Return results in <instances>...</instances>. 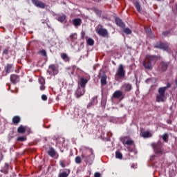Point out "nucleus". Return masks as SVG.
<instances>
[{"mask_svg": "<svg viewBox=\"0 0 177 177\" xmlns=\"http://www.w3.org/2000/svg\"><path fill=\"white\" fill-rule=\"evenodd\" d=\"M159 59H160L159 56L147 55L145 56V60L142 62V66L145 70H148L150 71L153 70V67L154 66V64L157 63Z\"/></svg>", "mask_w": 177, "mask_h": 177, "instance_id": "f257e3e1", "label": "nucleus"}, {"mask_svg": "<svg viewBox=\"0 0 177 177\" xmlns=\"http://www.w3.org/2000/svg\"><path fill=\"white\" fill-rule=\"evenodd\" d=\"M81 157L86 164H91L95 160V154H93V151L91 149L86 148L82 150Z\"/></svg>", "mask_w": 177, "mask_h": 177, "instance_id": "f03ea898", "label": "nucleus"}, {"mask_svg": "<svg viewBox=\"0 0 177 177\" xmlns=\"http://www.w3.org/2000/svg\"><path fill=\"white\" fill-rule=\"evenodd\" d=\"M171 83H167L166 86L160 87L158 90V94L156 97V102L160 103V102H165V92L167 89L171 88Z\"/></svg>", "mask_w": 177, "mask_h": 177, "instance_id": "7ed1b4c3", "label": "nucleus"}, {"mask_svg": "<svg viewBox=\"0 0 177 177\" xmlns=\"http://www.w3.org/2000/svg\"><path fill=\"white\" fill-rule=\"evenodd\" d=\"M125 66H124L122 64H120L115 75V81H118V80H122V78H125Z\"/></svg>", "mask_w": 177, "mask_h": 177, "instance_id": "20e7f679", "label": "nucleus"}, {"mask_svg": "<svg viewBox=\"0 0 177 177\" xmlns=\"http://www.w3.org/2000/svg\"><path fill=\"white\" fill-rule=\"evenodd\" d=\"M151 147H153L154 153L156 154H160V156H161L164 153V149H162V142H161V141L152 143Z\"/></svg>", "mask_w": 177, "mask_h": 177, "instance_id": "39448f33", "label": "nucleus"}, {"mask_svg": "<svg viewBox=\"0 0 177 177\" xmlns=\"http://www.w3.org/2000/svg\"><path fill=\"white\" fill-rule=\"evenodd\" d=\"M95 32L100 37H107L109 35V31L107 29L103 28V26L98 25L95 28Z\"/></svg>", "mask_w": 177, "mask_h": 177, "instance_id": "423d86ee", "label": "nucleus"}, {"mask_svg": "<svg viewBox=\"0 0 177 177\" xmlns=\"http://www.w3.org/2000/svg\"><path fill=\"white\" fill-rule=\"evenodd\" d=\"M120 142H122V145L124 146H132L133 145V140H131V138L129 136H124L121 137L120 138Z\"/></svg>", "mask_w": 177, "mask_h": 177, "instance_id": "0eeeda50", "label": "nucleus"}, {"mask_svg": "<svg viewBox=\"0 0 177 177\" xmlns=\"http://www.w3.org/2000/svg\"><path fill=\"white\" fill-rule=\"evenodd\" d=\"M156 49H162V50H168L169 46L167 43L159 42L154 45Z\"/></svg>", "mask_w": 177, "mask_h": 177, "instance_id": "6e6552de", "label": "nucleus"}, {"mask_svg": "<svg viewBox=\"0 0 177 177\" xmlns=\"http://www.w3.org/2000/svg\"><path fill=\"white\" fill-rule=\"evenodd\" d=\"M48 154L52 158H55V160H57L59 158V153L54 149L53 147H50L48 151Z\"/></svg>", "mask_w": 177, "mask_h": 177, "instance_id": "1a4fd4ad", "label": "nucleus"}, {"mask_svg": "<svg viewBox=\"0 0 177 177\" xmlns=\"http://www.w3.org/2000/svg\"><path fill=\"white\" fill-rule=\"evenodd\" d=\"M15 65H13V64H7L4 67L6 74H10V73H13Z\"/></svg>", "mask_w": 177, "mask_h": 177, "instance_id": "9d476101", "label": "nucleus"}, {"mask_svg": "<svg viewBox=\"0 0 177 177\" xmlns=\"http://www.w3.org/2000/svg\"><path fill=\"white\" fill-rule=\"evenodd\" d=\"M168 68V63L162 62L160 63L158 66V70L160 73H164V71H167Z\"/></svg>", "mask_w": 177, "mask_h": 177, "instance_id": "9b49d317", "label": "nucleus"}, {"mask_svg": "<svg viewBox=\"0 0 177 177\" xmlns=\"http://www.w3.org/2000/svg\"><path fill=\"white\" fill-rule=\"evenodd\" d=\"M10 80L12 84H17L20 81V76L16 74H12L10 75Z\"/></svg>", "mask_w": 177, "mask_h": 177, "instance_id": "f8f14e48", "label": "nucleus"}, {"mask_svg": "<svg viewBox=\"0 0 177 177\" xmlns=\"http://www.w3.org/2000/svg\"><path fill=\"white\" fill-rule=\"evenodd\" d=\"M21 122V118H20V116L15 115L12 117V125L17 126L19 125V124H20Z\"/></svg>", "mask_w": 177, "mask_h": 177, "instance_id": "ddd939ff", "label": "nucleus"}, {"mask_svg": "<svg viewBox=\"0 0 177 177\" xmlns=\"http://www.w3.org/2000/svg\"><path fill=\"white\" fill-rule=\"evenodd\" d=\"M115 23L116 26H118V27H121V28H125V24H124L122 19H120L119 17H116L115 19Z\"/></svg>", "mask_w": 177, "mask_h": 177, "instance_id": "4468645a", "label": "nucleus"}, {"mask_svg": "<svg viewBox=\"0 0 177 177\" xmlns=\"http://www.w3.org/2000/svg\"><path fill=\"white\" fill-rule=\"evenodd\" d=\"M85 93V89L84 88H78L76 91L75 95L77 97H81Z\"/></svg>", "mask_w": 177, "mask_h": 177, "instance_id": "2eb2a0df", "label": "nucleus"}, {"mask_svg": "<svg viewBox=\"0 0 177 177\" xmlns=\"http://www.w3.org/2000/svg\"><path fill=\"white\" fill-rule=\"evenodd\" d=\"M82 23V20L81 19V18H75L73 20V24L75 27H80Z\"/></svg>", "mask_w": 177, "mask_h": 177, "instance_id": "dca6fc26", "label": "nucleus"}, {"mask_svg": "<svg viewBox=\"0 0 177 177\" xmlns=\"http://www.w3.org/2000/svg\"><path fill=\"white\" fill-rule=\"evenodd\" d=\"M49 70L47 71V73L49 74V75H52V72L55 73L56 71V65L55 64H50L48 66Z\"/></svg>", "mask_w": 177, "mask_h": 177, "instance_id": "f3484780", "label": "nucleus"}, {"mask_svg": "<svg viewBox=\"0 0 177 177\" xmlns=\"http://www.w3.org/2000/svg\"><path fill=\"white\" fill-rule=\"evenodd\" d=\"M64 171H65L59 174L58 177H68L70 175V172H71L70 169H64Z\"/></svg>", "mask_w": 177, "mask_h": 177, "instance_id": "a211bd4d", "label": "nucleus"}, {"mask_svg": "<svg viewBox=\"0 0 177 177\" xmlns=\"http://www.w3.org/2000/svg\"><path fill=\"white\" fill-rule=\"evenodd\" d=\"M122 88L125 92H129V91L132 90V84L129 83H125L123 84Z\"/></svg>", "mask_w": 177, "mask_h": 177, "instance_id": "6ab92c4d", "label": "nucleus"}, {"mask_svg": "<svg viewBox=\"0 0 177 177\" xmlns=\"http://www.w3.org/2000/svg\"><path fill=\"white\" fill-rule=\"evenodd\" d=\"M61 58L66 63H68V62H70V57H68V55L66 54V53H61Z\"/></svg>", "mask_w": 177, "mask_h": 177, "instance_id": "aec40b11", "label": "nucleus"}, {"mask_svg": "<svg viewBox=\"0 0 177 177\" xmlns=\"http://www.w3.org/2000/svg\"><path fill=\"white\" fill-rule=\"evenodd\" d=\"M122 96V91H120L119 90L115 91L113 94V97L115 99H120Z\"/></svg>", "mask_w": 177, "mask_h": 177, "instance_id": "412c9836", "label": "nucleus"}, {"mask_svg": "<svg viewBox=\"0 0 177 177\" xmlns=\"http://www.w3.org/2000/svg\"><path fill=\"white\" fill-rule=\"evenodd\" d=\"M101 85L104 86L107 84V75L106 74H103L100 77Z\"/></svg>", "mask_w": 177, "mask_h": 177, "instance_id": "4be33fe9", "label": "nucleus"}, {"mask_svg": "<svg viewBox=\"0 0 177 177\" xmlns=\"http://www.w3.org/2000/svg\"><path fill=\"white\" fill-rule=\"evenodd\" d=\"M86 84H88V80H86L84 77H81L80 78V86H81V88H84Z\"/></svg>", "mask_w": 177, "mask_h": 177, "instance_id": "5701e85b", "label": "nucleus"}, {"mask_svg": "<svg viewBox=\"0 0 177 177\" xmlns=\"http://www.w3.org/2000/svg\"><path fill=\"white\" fill-rule=\"evenodd\" d=\"M26 127L25 126H23L22 124H21L17 128V132H18V133H26Z\"/></svg>", "mask_w": 177, "mask_h": 177, "instance_id": "b1692460", "label": "nucleus"}, {"mask_svg": "<svg viewBox=\"0 0 177 177\" xmlns=\"http://www.w3.org/2000/svg\"><path fill=\"white\" fill-rule=\"evenodd\" d=\"M134 6L136 7V9H137V11L138 12V13H141L142 12L141 6H140V3H139L138 1H136L134 2Z\"/></svg>", "mask_w": 177, "mask_h": 177, "instance_id": "393cba45", "label": "nucleus"}, {"mask_svg": "<svg viewBox=\"0 0 177 177\" xmlns=\"http://www.w3.org/2000/svg\"><path fill=\"white\" fill-rule=\"evenodd\" d=\"M66 19H67V16H66V15H59L57 18V20L59 21V23H63V21H64Z\"/></svg>", "mask_w": 177, "mask_h": 177, "instance_id": "a878e982", "label": "nucleus"}, {"mask_svg": "<svg viewBox=\"0 0 177 177\" xmlns=\"http://www.w3.org/2000/svg\"><path fill=\"white\" fill-rule=\"evenodd\" d=\"M140 136L142 138H151V133H150L149 131H144L140 133Z\"/></svg>", "mask_w": 177, "mask_h": 177, "instance_id": "bb28decb", "label": "nucleus"}, {"mask_svg": "<svg viewBox=\"0 0 177 177\" xmlns=\"http://www.w3.org/2000/svg\"><path fill=\"white\" fill-rule=\"evenodd\" d=\"M86 44L89 46H93V45H95V41L92 38H88L86 40Z\"/></svg>", "mask_w": 177, "mask_h": 177, "instance_id": "cd10ccee", "label": "nucleus"}, {"mask_svg": "<svg viewBox=\"0 0 177 177\" xmlns=\"http://www.w3.org/2000/svg\"><path fill=\"white\" fill-rule=\"evenodd\" d=\"M69 38L71 41V42H74V41H75V39H77V33H73L69 36Z\"/></svg>", "mask_w": 177, "mask_h": 177, "instance_id": "c85d7f7f", "label": "nucleus"}, {"mask_svg": "<svg viewBox=\"0 0 177 177\" xmlns=\"http://www.w3.org/2000/svg\"><path fill=\"white\" fill-rule=\"evenodd\" d=\"M27 140V137L26 136H19L17 138V142H26Z\"/></svg>", "mask_w": 177, "mask_h": 177, "instance_id": "c756f323", "label": "nucleus"}, {"mask_svg": "<svg viewBox=\"0 0 177 177\" xmlns=\"http://www.w3.org/2000/svg\"><path fill=\"white\" fill-rule=\"evenodd\" d=\"M115 157L116 158H118L119 160H122V153L120 152V151H117L115 152Z\"/></svg>", "mask_w": 177, "mask_h": 177, "instance_id": "7c9ffc66", "label": "nucleus"}, {"mask_svg": "<svg viewBox=\"0 0 177 177\" xmlns=\"http://www.w3.org/2000/svg\"><path fill=\"white\" fill-rule=\"evenodd\" d=\"M46 6V5L45 4V3L40 1L39 4H37V8H40V9H45V7Z\"/></svg>", "mask_w": 177, "mask_h": 177, "instance_id": "2f4dec72", "label": "nucleus"}, {"mask_svg": "<svg viewBox=\"0 0 177 177\" xmlns=\"http://www.w3.org/2000/svg\"><path fill=\"white\" fill-rule=\"evenodd\" d=\"M93 12H94L96 15H97L100 17V16H102V10H99V9L95 8H93Z\"/></svg>", "mask_w": 177, "mask_h": 177, "instance_id": "473e14b6", "label": "nucleus"}, {"mask_svg": "<svg viewBox=\"0 0 177 177\" xmlns=\"http://www.w3.org/2000/svg\"><path fill=\"white\" fill-rule=\"evenodd\" d=\"M123 32L127 34V35H129L130 34H132V30H131V29L129 28H125L123 29Z\"/></svg>", "mask_w": 177, "mask_h": 177, "instance_id": "72a5a7b5", "label": "nucleus"}, {"mask_svg": "<svg viewBox=\"0 0 177 177\" xmlns=\"http://www.w3.org/2000/svg\"><path fill=\"white\" fill-rule=\"evenodd\" d=\"M75 162L76 164H81L82 162V159L80 156H76L75 158Z\"/></svg>", "mask_w": 177, "mask_h": 177, "instance_id": "f704fd0d", "label": "nucleus"}, {"mask_svg": "<svg viewBox=\"0 0 177 177\" xmlns=\"http://www.w3.org/2000/svg\"><path fill=\"white\" fill-rule=\"evenodd\" d=\"M6 165L7 166V168L6 169L1 170V172H3V174H5L6 175H7L8 174H9V171H8L9 168V165L6 163Z\"/></svg>", "mask_w": 177, "mask_h": 177, "instance_id": "c9c22d12", "label": "nucleus"}, {"mask_svg": "<svg viewBox=\"0 0 177 177\" xmlns=\"http://www.w3.org/2000/svg\"><path fill=\"white\" fill-rule=\"evenodd\" d=\"M164 142H168V134L167 133H165L162 136Z\"/></svg>", "mask_w": 177, "mask_h": 177, "instance_id": "e433bc0d", "label": "nucleus"}, {"mask_svg": "<svg viewBox=\"0 0 177 177\" xmlns=\"http://www.w3.org/2000/svg\"><path fill=\"white\" fill-rule=\"evenodd\" d=\"M39 83L40 85L45 84V78L41 77L39 78Z\"/></svg>", "mask_w": 177, "mask_h": 177, "instance_id": "4c0bfd02", "label": "nucleus"}, {"mask_svg": "<svg viewBox=\"0 0 177 177\" xmlns=\"http://www.w3.org/2000/svg\"><path fill=\"white\" fill-rule=\"evenodd\" d=\"M59 165L62 168H66V161L65 160H59Z\"/></svg>", "mask_w": 177, "mask_h": 177, "instance_id": "58836bf2", "label": "nucleus"}, {"mask_svg": "<svg viewBox=\"0 0 177 177\" xmlns=\"http://www.w3.org/2000/svg\"><path fill=\"white\" fill-rule=\"evenodd\" d=\"M39 2H41V1L39 0H32V3H33V5H35V6H38Z\"/></svg>", "mask_w": 177, "mask_h": 177, "instance_id": "ea45409f", "label": "nucleus"}, {"mask_svg": "<svg viewBox=\"0 0 177 177\" xmlns=\"http://www.w3.org/2000/svg\"><path fill=\"white\" fill-rule=\"evenodd\" d=\"M41 100H44V102H46V100H48V96H46V95H41Z\"/></svg>", "mask_w": 177, "mask_h": 177, "instance_id": "a19ab883", "label": "nucleus"}, {"mask_svg": "<svg viewBox=\"0 0 177 177\" xmlns=\"http://www.w3.org/2000/svg\"><path fill=\"white\" fill-rule=\"evenodd\" d=\"M3 55H9V48H5L3 50Z\"/></svg>", "mask_w": 177, "mask_h": 177, "instance_id": "79ce46f5", "label": "nucleus"}, {"mask_svg": "<svg viewBox=\"0 0 177 177\" xmlns=\"http://www.w3.org/2000/svg\"><path fill=\"white\" fill-rule=\"evenodd\" d=\"M40 55H41V56H46V50H41L39 51Z\"/></svg>", "mask_w": 177, "mask_h": 177, "instance_id": "37998d69", "label": "nucleus"}, {"mask_svg": "<svg viewBox=\"0 0 177 177\" xmlns=\"http://www.w3.org/2000/svg\"><path fill=\"white\" fill-rule=\"evenodd\" d=\"M46 87L45 86V84H40L39 89L40 91H45Z\"/></svg>", "mask_w": 177, "mask_h": 177, "instance_id": "c03bdc74", "label": "nucleus"}, {"mask_svg": "<svg viewBox=\"0 0 177 177\" xmlns=\"http://www.w3.org/2000/svg\"><path fill=\"white\" fill-rule=\"evenodd\" d=\"M169 34V31L162 32V35H164L165 37H167V35H168Z\"/></svg>", "mask_w": 177, "mask_h": 177, "instance_id": "a18cd8bd", "label": "nucleus"}, {"mask_svg": "<svg viewBox=\"0 0 177 177\" xmlns=\"http://www.w3.org/2000/svg\"><path fill=\"white\" fill-rule=\"evenodd\" d=\"M94 177H100V173L95 172V174H94Z\"/></svg>", "mask_w": 177, "mask_h": 177, "instance_id": "49530a36", "label": "nucleus"}, {"mask_svg": "<svg viewBox=\"0 0 177 177\" xmlns=\"http://www.w3.org/2000/svg\"><path fill=\"white\" fill-rule=\"evenodd\" d=\"M81 35H82V39H84V37H85V32H81Z\"/></svg>", "mask_w": 177, "mask_h": 177, "instance_id": "de8ad7c7", "label": "nucleus"}, {"mask_svg": "<svg viewBox=\"0 0 177 177\" xmlns=\"http://www.w3.org/2000/svg\"><path fill=\"white\" fill-rule=\"evenodd\" d=\"M167 124H172V121H171V120H167Z\"/></svg>", "mask_w": 177, "mask_h": 177, "instance_id": "09e8293b", "label": "nucleus"}, {"mask_svg": "<svg viewBox=\"0 0 177 177\" xmlns=\"http://www.w3.org/2000/svg\"><path fill=\"white\" fill-rule=\"evenodd\" d=\"M1 160H3V155L1 156Z\"/></svg>", "mask_w": 177, "mask_h": 177, "instance_id": "8fccbe9b", "label": "nucleus"}, {"mask_svg": "<svg viewBox=\"0 0 177 177\" xmlns=\"http://www.w3.org/2000/svg\"><path fill=\"white\" fill-rule=\"evenodd\" d=\"M113 64H114V66H115V62H113Z\"/></svg>", "mask_w": 177, "mask_h": 177, "instance_id": "3c124183", "label": "nucleus"}, {"mask_svg": "<svg viewBox=\"0 0 177 177\" xmlns=\"http://www.w3.org/2000/svg\"><path fill=\"white\" fill-rule=\"evenodd\" d=\"M175 82H176V85H177V79L176 80Z\"/></svg>", "mask_w": 177, "mask_h": 177, "instance_id": "603ef678", "label": "nucleus"}, {"mask_svg": "<svg viewBox=\"0 0 177 177\" xmlns=\"http://www.w3.org/2000/svg\"><path fill=\"white\" fill-rule=\"evenodd\" d=\"M91 104H92V103H89V104H88V106H91Z\"/></svg>", "mask_w": 177, "mask_h": 177, "instance_id": "864d4df0", "label": "nucleus"}, {"mask_svg": "<svg viewBox=\"0 0 177 177\" xmlns=\"http://www.w3.org/2000/svg\"><path fill=\"white\" fill-rule=\"evenodd\" d=\"M9 89H10V85H9Z\"/></svg>", "mask_w": 177, "mask_h": 177, "instance_id": "5fc2aeb1", "label": "nucleus"}, {"mask_svg": "<svg viewBox=\"0 0 177 177\" xmlns=\"http://www.w3.org/2000/svg\"><path fill=\"white\" fill-rule=\"evenodd\" d=\"M1 109H0V113H1Z\"/></svg>", "mask_w": 177, "mask_h": 177, "instance_id": "6e6d98bb", "label": "nucleus"}]
</instances>
